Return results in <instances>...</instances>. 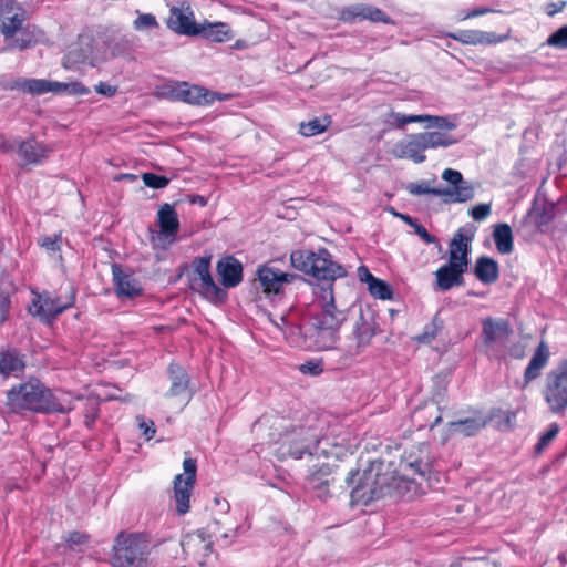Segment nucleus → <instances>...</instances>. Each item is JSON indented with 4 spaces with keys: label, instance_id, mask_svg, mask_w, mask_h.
Segmentation results:
<instances>
[{
    "label": "nucleus",
    "instance_id": "nucleus-1",
    "mask_svg": "<svg viewBox=\"0 0 567 567\" xmlns=\"http://www.w3.org/2000/svg\"><path fill=\"white\" fill-rule=\"evenodd\" d=\"M317 303L319 311L305 324H300L296 311H289L272 320L292 346L321 351L331 349L337 342L339 329L347 316L343 310L337 308L331 285L320 288Z\"/></svg>",
    "mask_w": 567,
    "mask_h": 567
},
{
    "label": "nucleus",
    "instance_id": "nucleus-2",
    "mask_svg": "<svg viewBox=\"0 0 567 567\" xmlns=\"http://www.w3.org/2000/svg\"><path fill=\"white\" fill-rule=\"evenodd\" d=\"M7 399L9 408L14 412L27 410L34 413H65L73 409L69 393L53 392L37 378L12 386Z\"/></svg>",
    "mask_w": 567,
    "mask_h": 567
},
{
    "label": "nucleus",
    "instance_id": "nucleus-3",
    "mask_svg": "<svg viewBox=\"0 0 567 567\" xmlns=\"http://www.w3.org/2000/svg\"><path fill=\"white\" fill-rule=\"evenodd\" d=\"M355 476L359 480L351 491V503L357 505L367 506L386 495L395 496L396 489L403 483V478L398 477L394 472L384 471V463L381 461L371 462L361 474L350 472L347 481L353 483Z\"/></svg>",
    "mask_w": 567,
    "mask_h": 567
},
{
    "label": "nucleus",
    "instance_id": "nucleus-4",
    "mask_svg": "<svg viewBox=\"0 0 567 567\" xmlns=\"http://www.w3.org/2000/svg\"><path fill=\"white\" fill-rule=\"evenodd\" d=\"M150 554L146 535L121 532L114 540L110 563L113 567H148Z\"/></svg>",
    "mask_w": 567,
    "mask_h": 567
},
{
    "label": "nucleus",
    "instance_id": "nucleus-5",
    "mask_svg": "<svg viewBox=\"0 0 567 567\" xmlns=\"http://www.w3.org/2000/svg\"><path fill=\"white\" fill-rule=\"evenodd\" d=\"M293 268L318 280L333 281L347 275L343 266L331 259L330 252L321 248L317 252L312 250H295L290 255Z\"/></svg>",
    "mask_w": 567,
    "mask_h": 567
},
{
    "label": "nucleus",
    "instance_id": "nucleus-6",
    "mask_svg": "<svg viewBox=\"0 0 567 567\" xmlns=\"http://www.w3.org/2000/svg\"><path fill=\"white\" fill-rule=\"evenodd\" d=\"M442 178L450 184L446 188L431 187L429 181L410 183L406 190L414 196L434 195L444 198L446 203H465L474 197L473 185L463 178L461 172L446 168L442 173Z\"/></svg>",
    "mask_w": 567,
    "mask_h": 567
},
{
    "label": "nucleus",
    "instance_id": "nucleus-7",
    "mask_svg": "<svg viewBox=\"0 0 567 567\" xmlns=\"http://www.w3.org/2000/svg\"><path fill=\"white\" fill-rule=\"evenodd\" d=\"M543 398L554 414H561L567 409V361H560L545 378Z\"/></svg>",
    "mask_w": 567,
    "mask_h": 567
},
{
    "label": "nucleus",
    "instance_id": "nucleus-8",
    "mask_svg": "<svg viewBox=\"0 0 567 567\" xmlns=\"http://www.w3.org/2000/svg\"><path fill=\"white\" fill-rule=\"evenodd\" d=\"M377 316L373 310L360 307L351 329L352 343L348 347L350 355H359L371 346L372 339L380 332Z\"/></svg>",
    "mask_w": 567,
    "mask_h": 567
},
{
    "label": "nucleus",
    "instance_id": "nucleus-9",
    "mask_svg": "<svg viewBox=\"0 0 567 567\" xmlns=\"http://www.w3.org/2000/svg\"><path fill=\"white\" fill-rule=\"evenodd\" d=\"M209 268L210 257H200L194 260L190 276L192 288L208 301L220 302L225 299L226 292L215 284Z\"/></svg>",
    "mask_w": 567,
    "mask_h": 567
},
{
    "label": "nucleus",
    "instance_id": "nucleus-10",
    "mask_svg": "<svg viewBox=\"0 0 567 567\" xmlns=\"http://www.w3.org/2000/svg\"><path fill=\"white\" fill-rule=\"evenodd\" d=\"M161 95L193 105H209L217 99V93L199 85H189L187 82L167 83Z\"/></svg>",
    "mask_w": 567,
    "mask_h": 567
},
{
    "label": "nucleus",
    "instance_id": "nucleus-11",
    "mask_svg": "<svg viewBox=\"0 0 567 567\" xmlns=\"http://www.w3.org/2000/svg\"><path fill=\"white\" fill-rule=\"evenodd\" d=\"M182 474L174 478V498L178 514L184 515L189 511L190 492L196 483L197 464L194 458H185Z\"/></svg>",
    "mask_w": 567,
    "mask_h": 567
},
{
    "label": "nucleus",
    "instance_id": "nucleus-12",
    "mask_svg": "<svg viewBox=\"0 0 567 567\" xmlns=\"http://www.w3.org/2000/svg\"><path fill=\"white\" fill-rule=\"evenodd\" d=\"M74 298L73 292L70 293L65 301H62L61 297H53L48 292L37 295L29 308V311L33 316L39 317L42 321L50 322L64 310L72 307Z\"/></svg>",
    "mask_w": 567,
    "mask_h": 567
},
{
    "label": "nucleus",
    "instance_id": "nucleus-13",
    "mask_svg": "<svg viewBox=\"0 0 567 567\" xmlns=\"http://www.w3.org/2000/svg\"><path fill=\"white\" fill-rule=\"evenodd\" d=\"M320 439L321 432L318 431V429L312 426H308L307 429L301 427L287 442V450L284 451L282 454L293 458H301L305 454L312 455L317 451ZM285 447L286 443H284L281 449Z\"/></svg>",
    "mask_w": 567,
    "mask_h": 567
},
{
    "label": "nucleus",
    "instance_id": "nucleus-14",
    "mask_svg": "<svg viewBox=\"0 0 567 567\" xmlns=\"http://www.w3.org/2000/svg\"><path fill=\"white\" fill-rule=\"evenodd\" d=\"M166 25L169 30L181 35L194 37L199 34V27L196 24L194 11L186 2H183L179 7H171Z\"/></svg>",
    "mask_w": 567,
    "mask_h": 567
},
{
    "label": "nucleus",
    "instance_id": "nucleus-15",
    "mask_svg": "<svg viewBox=\"0 0 567 567\" xmlns=\"http://www.w3.org/2000/svg\"><path fill=\"white\" fill-rule=\"evenodd\" d=\"M295 278L296 275L282 271L272 262L261 265L257 269V279L267 295L281 293L285 285L292 282Z\"/></svg>",
    "mask_w": 567,
    "mask_h": 567
},
{
    "label": "nucleus",
    "instance_id": "nucleus-16",
    "mask_svg": "<svg viewBox=\"0 0 567 567\" xmlns=\"http://www.w3.org/2000/svg\"><path fill=\"white\" fill-rule=\"evenodd\" d=\"M25 10L13 0H0V29L8 41L22 28Z\"/></svg>",
    "mask_w": 567,
    "mask_h": 567
},
{
    "label": "nucleus",
    "instance_id": "nucleus-17",
    "mask_svg": "<svg viewBox=\"0 0 567 567\" xmlns=\"http://www.w3.org/2000/svg\"><path fill=\"white\" fill-rule=\"evenodd\" d=\"M390 118L392 124L398 128H403L410 123H424L425 128H440L446 131H454L457 127L456 122L449 116L429 114L406 115L400 112H392L390 113Z\"/></svg>",
    "mask_w": 567,
    "mask_h": 567
},
{
    "label": "nucleus",
    "instance_id": "nucleus-18",
    "mask_svg": "<svg viewBox=\"0 0 567 567\" xmlns=\"http://www.w3.org/2000/svg\"><path fill=\"white\" fill-rule=\"evenodd\" d=\"M512 333L509 323L504 319L486 318L482 322L483 343L488 349L504 344Z\"/></svg>",
    "mask_w": 567,
    "mask_h": 567
},
{
    "label": "nucleus",
    "instance_id": "nucleus-19",
    "mask_svg": "<svg viewBox=\"0 0 567 567\" xmlns=\"http://www.w3.org/2000/svg\"><path fill=\"white\" fill-rule=\"evenodd\" d=\"M157 223L159 233L156 239L163 244H172L179 229V220L173 206L169 204L161 206L157 213Z\"/></svg>",
    "mask_w": 567,
    "mask_h": 567
},
{
    "label": "nucleus",
    "instance_id": "nucleus-20",
    "mask_svg": "<svg viewBox=\"0 0 567 567\" xmlns=\"http://www.w3.org/2000/svg\"><path fill=\"white\" fill-rule=\"evenodd\" d=\"M113 282L118 297L134 298L142 293L140 281L128 272H125L120 265H112Z\"/></svg>",
    "mask_w": 567,
    "mask_h": 567
},
{
    "label": "nucleus",
    "instance_id": "nucleus-21",
    "mask_svg": "<svg viewBox=\"0 0 567 567\" xmlns=\"http://www.w3.org/2000/svg\"><path fill=\"white\" fill-rule=\"evenodd\" d=\"M426 145L421 133L410 135L405 141L396 144V156L400 158H409L420 164L426 159L424 152Z\"/></svg>",
    "mask_w": 567,
    "mask_h": 567
},
{
    "label": "nucleus",
    "instance_id": "nucleus-22",
    "mask_svg": "<svg viewBox=\"0 0 567 567\" xmlns=\"http://www.w3.org/2000/svg\"><path fill=\"white\" fill-rule=\"evenodd\" d=\"M471 241L472 237L464 235L462 229L457 230L450 243L449 262L467 269Z\"/></svg>",
    "mask_w": 567,
    "mask_h": 567
},
{
    "label": "nucleus",
    "instance_id": "nucleus-23",
    "mask_svg": "<svg viewBox=\"0 0 567 567\" xmlns=\"http://www.w3.org/2000/svg\"><path fill=\"white\" fill-rule=\"evenodd\" d=\"M550 352L548 346L542 341L530 358L524 372V388L536 380L549 361Z\"/></svg>",
    "mask_w": 567,
    "mask_h": 567
},
{
    "label": "nucleus",
    "instance_id": "nucleus-24",
    "mask_svg": "<svg viewBox=\"0 0 567 567\" xmlns=\"http://www.w3.org/2000/svg\"><path fill=\"white\" fill-rule=\"evenodd\" d=\"M181 546L184 553L198 558L209 555L213 550V543L206 538V533L203 529L185 536Z\"/></svg>",
    "mask_w": 567,
    "mask_h": 567
},
{
    "label": "nucleus",
    "instance_id": "nucleus-25",
    "mask_svg": "<svg viewBox=\"0 0 567 567\" xmlns=\"http://www.w3.org/2000/svg\"><path fill=\"white\" fill-rule=\"evenodd\" d=\"M467 269L460 268L456 265L447 262L435 271L436 289L441 291L450 290L454 286L463 284V274Z\"/></svg>",
    "mask_w": 567,
    "mask_h": 567
},
{
    "label": "nucleus",
    "instance_id": "nucleus-26",
    "mask_svg": "<svg viewBox=\"0 0 567 567\" xmlns=\"http://www.w3.org/2000/svg\"><path fill=\"white\" fill-rule=\"evenodd\" d=\"M218 275L221 278L223 286L233 288L243 280V266L236 258L229 256L223 258L217 265Z\"/></svg>",
    "mask_w": 567,
    "mask_h": 567
},
{
    "label": "nucleus",
    "instance_id": "nucleus-27",
    "mask_svg": "<svg viewBox=\"0 0 567 567\" xmlns=\"http://www.w3.org/2000/svg\"><path fill=\"white\" fill-rule=\"evenodd\" d=\"M24 355L17 350H7L0 352V374L4 378L19 377L24 372Z\"/></svg>",
    "mask_w": 567,
    "mask_h": 567
},
{
    "label": "nucleus",
    "instance_id": "nucleus-28",
    "mask_svg": "<svg viewBox=\"0 0 567 567\" xmlns=\"http://www.w3.org/2000/svg\"><path fill=\"white\" fill-rule=\"evenodd\" d=\"M51 153V148L35 140H27L19 146L18 154L27 164H40Z\"/></svg>",
    "mask_w": 567,
    "mask_h": 567
},
{
    "label": "nucleus",
    "instance_id": "nucleus-29",
    "mask_svg": "<svg viewBox=\"0 0 567 567\" xmlns=\"http://www.w3.org/2000/svg\"><path fill=\"white\" fill-rule=\"evenodd\" d=\"M346 19L370 20L372 22H383L385 24H393V20L384 13L381 9L367 4H359L348 9L344 12Z\"/></svg>",
    "mask_w": 567,
    "mask_h": 567
},
{
    "label": "nucleus",
    "instance_id": "nucleus-30",
    "mask_svg": "<svg viewBox=\"0 0 567 567\" xmlns=\"http://www.w3.org/2000/svg\"><path fill=\"white\" fill-rule=\"evenodd\" d=\"M474 274L481 282L493 284L499 276L498 264L493 258L482 256L476 260Z\"/></svg>",
    "mask_w": 567,
    "mask_h": 567
},
{
    "label": "nucleus",
    "instance_id": "nucleus-31",
    "mask_svg": "<svg viewBox=\"0 0 567 567\" xmlns=\"http://www.w3.org/2000/svg\"><path fill=\"white\" fill-rule=\"evenodd\" d=\"M493 239L499 254L508 255L514 249V237L508 224H497L493 230Z\"/></svg>",
    "mask_w": 567,
    "mask_h": 567
},
{
    "label": "nucleus",
    "instance_id": "nucleus-32",
    "mask_svg": "<svg viewBox=\"0 0 567 567\" xmlns=\"http://www.w3.org/2000/svg\"><path fill=\"white\" fill-rule=\"evenodd\" d=\"M199 34L214 42H225L233 38L229 25L224 22L204 24L199 27Z\"/></svg>",
    "mask_w": 567,
    "mask_h": 567
},
{
    "label": "nucleus",
    "instance_id": "nucleus-33",
    "mask_svg": "<svg viewBox=\"0 0 567 567\" xmlns=\"http://www.w3.org/2000/svg\"><path fill=\"white\" fill-rule=\"evenodd\" d=\"M451 131L440 130L422 132L426 148L449 147L457 143V140L450 134Z\"/></svg>",
    "mask_w": 567,
    "mask_h": 567
},
{
    "label": "nucleus",
    "instance_id": "nucleus-34",
    "mask_svg": "<svg viewBox=\"0 0 567 567\" xmlns=\"http://www.w3.org/2000/svg\"><path fill=\"white\" fill-rule=\"evenodd\" d=\"M23 92L44 94L48 92H62V82H52L47 80L30 79L20 84Z\"/></svg>",
    "mask_w": 567,
    "mask_h": 567
},
{
    "label": "nucleus",
    "instance_id": "nucleus-35",
    "mask_svg": "<svg viewBox=\"0 0 567 567\" xmlns=\"http://www.w3.org/2000/svg\"><path fill=\"white\" fill-rule=\"evenodd\" d=\"M172 385L168 390V395L176 396L186 392L188 386V377L185 370L176 364H171L168 368Z\"/></svg>",
    "mask_w": 567,
    "mask_h": 567
},
{
    "label": "nucleus",
    "instance_id": "nucleus-36",
    "mask_svg": "<svg viewBox=\"0 0 567 567\" xmlns=\"http://www.w3.org/2000/svg\"><path fill=\"white\" fill-rule=\"evenodd\" d=\"M485 424L486 422L482 416H475L451 422L449 426L453 432L461 433L465 436H472L483 429Z\"/></svg>",
    "mask_w": 567,
    "mask_h": 567
},
{
    "label": "nucleus",
    "instance_id": "nucleus-37",
    "mask_svg": "<svg viewBox=\"0 0 567 567\" xmlns=\"http://www.w3.org/2000/svg\"><path fill=\"white\" fill-rule=\"evenodd\" d=\"M451 37L465 44H484L492 43L494 34L478 30H467L461 31L458 34H451Z\"/></svg>",
    "mask_w": 567,
    "mask_h": 567
},
{
    "label": "nucleus",
    "instance_id": "nucleus-38",
    "mask_svg": "<svg viewBox=\"0 0 567 567\" xmlns=\"http://www.w3.org/2000/svg\"><path fill=\"white\" fill-rule=\"evenodd\" d=\"M330 124V120L328 117L322 118H313L307 123H301L299 132L307 137L318 135L323 133Z\"/></svg>",
    "mask_w": 567,
    "mask_h": 567
},
{
    "label": "nucleus",
    "instance_id": "nucleus-39",
    "mask_svg": "<svg viewBox=\"0 0 567 567\" xmlns=\"http://www.w3.org/2000/svg\"><path fill=\"white\" fill-rule=\"evenodd\" d=\"M221 525H225L224 522L219 519H215L212 525L208 526L209 535L214 536L216 540H225V544H229V539H231L237 530V527L230 526L226 530H223Z\"/></svg>",
    "mask_w": 567,
    "mask_h": 567
},
{
    "label": "nucleus",
    "instance_id": "nucleus-40",
    "mask_svg": "<svg viewBox=\"0 0 567 567\" xmlns=\"http://www.w3.org/2000/svg\"><path fill=\"white\" fill-rule=\"evenodd\" d=\"M368 289L371 296L381 300L391 299L393 295L391 286L379 278H375L372 282H370Z\"/></svg>",
    "mask_w": 567,
    "mask_h": 567
},
{
    "label": "nucleus",
    "instance_id": "nucleus-41",
    "mask_svg": "<svg viewBox=\"0 0 567 567\" xmlns=\"http://www.w3.org/2000/svg\"><path fill=\"white\" fill-rule=\"evenodd\" d=\"M133 27L137 31L157 29L159 27L157 19L152 13H141L137 11V18L133 21Z\"/></svg>",
    "mask_w": 567,
    "mask_h": 567
},
{
    "label": "nucleus",
    "instance_id": "nucleus-42",
    "mask_svg": "<svg viewBox=\"0 0 567 567\" xmlns=\"http://www.w3.org/2000/svg\"><path fill=\"white\" fill-rule=\"evenodd\" d=\"M38 244L50 254H54L61 250L62 234L58 233L52 236H41L38 239Z\"/></svg>",
    "mask_w": 567,
    "mask_h": 567
},
{
    "label": "nucleus",
    "instance_id": "nucleus-43",
    "mask_svg": "<svg viewBox=\"0 0 567 567\" xmlns=\"http://www.w3.org/2000/svg\"><path fill=\"white\" fill-rule=\"evenodd\" d=\"M403 475L417 474L424 476L427 472V464L421 460L404 461L400 465Z\"/></svg>",
    "mask_w": 567,
    "mask_h": 567
},
{
    "label": "nucleus",
    "instance_id": "nucleus-44",
    "mask_svg": "<svg viewBox=\"0 0 567 567\" xmlns=\"http://www.w3.org/2000/svg\"><path fill=\"white\" fill-rule=\"evenodd\" d=\"M142 179L147 187L154 189L165 188L169 183L167 177L154 173H144Z\"/></svg>",
    "mask_w": 567,
    "mask_h": 567
},
{
    "label": "nucleus",
    "instance_id": "nucleus-45",
    "mask_svg": "<svg viewBox=\"0 0 567 567\" xmlns=\"http://www.w3.org/2000/svg\"><path fill=\"white\" fill-rule=\"evenodd\" d=\"M90 540V536L84 533L73 532L68 535L65 542L68 547L72 550H81L82 546H85Z\"/></svg>",
    "mask_w": 567,
    "mask_h": 567
},
{
    "label": "nucleus",
    "instance_id": "nucleus-46",
    "mask_svg": "<svg viewBox=\"0 0 567 567\" xmlns=\"http://www.w3.org/2000/svg\"><path fill=\"white\" fill-rule=\"evenodd\" d=\"M547 44L558 49H567V25L561 27L548 39Z\"/></svg>",
    "mask_w": 567,
    "mask_h": 567
},
{
    "label": "nucleus",
    "instance_id": "nucleus-47",
    "mask_svg": "<svg viewBox=\"0 0 567 567\" xmlns=\"http://www.w3.org/2000/svg\"><path fill=\"white\" fill-rule=\"evenodd\" d=\"M136 422L140 431L147 441L154 437L156 429L152 420H145L143 416H136Z\"/></svg>",
    "mask_w": 567,
    "mask_h": 567
},
{
    "label": "nucleus",
    "instance_id": "nucleus-48",
    "mask_svg": "<svg viewBox=\"0 0 567 567\" xmlns=\"http://www.w3.org/2000/svg\"><path fill=\"white\" fill-rule=\"evenodd\" d=\"M439 332V327L435 322H431L424 327V330L421 334L415 337V340L420 343H430L435 339Z\"/></svg>",
    "mask_w": 567,
    "mask_h": 567
},
{
    "label": "nucleus",
    "instance_id": "nucleus-49",
    "mask_svg": "<svg viewBox=\"0 0 567 567\" xmlns=\"http://www.w3.org/2000/svg\"><path fill=\"white\" fill-rule=\"evenodd\" d=\"M491 212H492L491 204H480V205L474 206L470 210V215L474 220L482 221L491 215Z\"/></svg>",
    "mask_w": 567,
    "mask_h": 567
},
{
    "label": "nucleus",
    "instance_id": "nucleus-50",
    "mask_svg": "<svg viewBox=\"0 0 567 567\" xmlns=\"http://www.w3.org/2000/svg\"><path fill=\"white\" fill-rule=\"evenodd\" d=\"M410 227H412L414 229V233L423 241H425L426 244H436L439 246V248H441L439 240L434 236L429 234V231L425 229V227L422 226L421 224H419L416 220H414L413 225H411Z\"/></svg>",
    "mask_w": 567,
    "mask_h": 567
},
{
    "label": "nucleus",
    "instance_id": "nucleus-51",
    "mask_svg": "<svg viewBox=\"0 0 567 567\" xmlns=\"http://www.w3.org/2000/svg\"><path fill=\"white\" fill-rule=\"evenodd\" d=\"M11 301L9 293L0 288V324H2L9 316Z\"/></svg>",
    "mask_w": 567,
    "mask_h": 567
},
{
    "label": "nucleus",
    "instance_id": "nucleus-52",
    "mask_svg": "<svg viewBox=\"0 0 567 567\" xmlns=\"http://www.w3.org/2000/svg\"><path fill=\"white\" fill-rule=\"evenodd\" d=\"M558 425L551 424L549 430L543 433L539 437V442L537 443V449L540 451L545 449L558 434Z\"/></svg>",
    "mask_w": 567,
    "mask_h": 567
},
{
    "label": "nucleus",
    "instance_id": "nucleus-53",
    "mask_svg": "<svg viewBox=\"0 0 567 567\" xmlns=\"http://www.w3.org/2000/svg\"><path fill=\"white\" fill-rule=\"evenodd\" d=\"M62 91H68L72 94L86 95L90 90L80 82L62 83Z\"/></svg>",
    "mask_w": 567,
    "mask_h": 567
},
{
    "label": "nucleus",
    "instance_id": "nucleus-54",
    "mask_svg": "<svg viewBox=\"0 0 567 567\" xmlns=\"http://www.w3.org/2000/svg\"><path fill=\"white\" fill-rule=\"evenodd\" d=\"M95 92H97L101 95L112 97L117 92V86L111 85L106 82H100L94 86Z\"/></svg>",
    "mask_w": 567,
    "mask_h": 567
},
{
    "label": "nucleus",
    "instance_id": "nucleus-55",
    "mask_svg": "<svg viewBox=\"0 0 567 567\" xmlns=\"http://www.w3.org/2000/svg\"><path fill=\"white\" fill-rule=\"evenodd\" d=\"M300 371L305 374L319 375L322 372V367L317 362H306L300 365Z\"/></svg>",
    "mask_w": 567,
    "mask_h": 567
},
{
    "label": "nucleus",
    "instance_id": "nucleus-56",
    "mask_svg": "<svg viewBox=\"0 0 567 567\" xmlns=\"http://www.w3.org/2000/svg\"><path fill=\"white\" fill-rule=\"evenodd\" d=\"M11 41L8 43V49H19V50H24L29 47H31L32 44V41L31 39H27V38H17V39H10Z\"/></svg>",
    "mask_w": 567,
    "mask_h": 567
},
{
    "label": "nucleus",
    "instance_id": "nucleus-57",
    "mask_svg": "<svg viewBox=\"0 0 567 567\" xmlns=\"http://www.w3.org/2000/svg\"><path fill=\"white\" fill-rule=\"evenodd\" d=\"M565 7L566 1L550 2L546 4L545 11L549 17H553L556 13L563 11Z\"/></svg>",
    "mask_w": 567,
    "mask_h": 567
},
{
    "label": "nucleus",
    "instance_id": "nucleus-58",
    "mask_svg": "<svg viewBox=\"0 0 567 567\" xmlns=\"http://www.w3.org/2000/svg\"><path fill=\"white\" fill-rule=\"evenodd\" d=\"M358 276L360 280L367 282L368 286L377 278L369 271V269L365 266H360L358 268Z\"/></svg>",
    "mask_w": 567,
    "mask_h": 567
},
{
    "label": "nucleus",
    "instance_id": "nucleus-59",
    "mask_svg": "<svg viewBox=\"0 0 567 567\" xmlns=\"http://www.w3.org/2000/svg\"><path fill=\"white\" fill-rule=\"evenodd\" d=\"M87 59V55L86 54H75V51H70L66 56H65V60L66 62H72V63H75V62H84L85 60Z\"/></svg>",
    "mask_w": 567,
    "mask_h": 567
},
{
    "label": "nucleus",
    "instance_id": "nucleus-60",
    "mask_svg": "<svg viewBox=\"0 0 567 567\" xmlns=\"http://www.w3.org/2000/svg\"><path fill=\"white\" fill-rule=\"evenodd\" d=\"M392 214L400 218L402 221H404L406 225L411 226L413 225L414 220L411 216L406 215V214H402V213H398V212H394L392 210Z\"/></svg>",
    "mask_w": 567,
    "mask_h": 567
},
{
    "label": "nucleus",
    "instance_id": "nucleus-61",
    "mask_svg": "<svg viewBox=\"0 0 567 567\" xmlns=\"http://www.w3.org/2000/svg\"><path fill=\"white\" fill-rule=\"evenodd\" d=\"M488 11H489L488 9H474L471 12L466 13L463 17V19H470V18H474V17H477V16H482V14H485L486 12H488Z\"/></svg>",
    "mask_w": 567,
    "mask_h": 567
},
{
    "label": "nucleus",
    "instance_id": "nucleus-62",
    "mask_svg": "<svg viewBox=\"0 0 567 567\" xmlns=\"http://www.w3.org/2000/svg\"><path fill=\"white\" fill-rule=\"evenodd\" d=\"M190 203L197 204L199 206H205L207 202L203 196L194 195V196H192Z\"/></svg>",
    "mask_w": 567,
    "mask_h": 567
},
{
    "label": "nucleus",
    "instance_id": "nucleus-63",
    "mask_svg": "<svg viewBox=\"0 0 567 567\" xmlns=\"http://www.w3.org/2000/svg\"><path fill=\"white\" fill-rule=\"evenodd\" d=\"M95 417H96L95 415H86V416H85V424H86L87 426H92V424H93V423H94V421H95Z\"/></svg>",
    "mask_w": 567,
    "mask_h": 567
},
{
    "label": "nucleus",
    "instance_id": "nucleus-64",
    "mask_svg": "<svg viewBox=\"0 0 567 567\" xmlns=\"http://www.w3.org/2000/svg\"><path fill=\"white\" fill-rule=\"evenodd\" d=\"M441 421H442V416H441V414H439V415L434 419L433 423H431L430 429H434L436 425H439V424L441 423Z\"/></svg>",
    "mask_w": 567,
    "mask_h": 567
}]
</instances>
